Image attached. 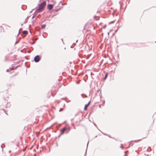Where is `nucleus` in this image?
<instances>
[{
  "instance_id": "obj_1",
  "label": "nucleus",
  "mask_w": 156,
  "mask_h": 156,
  "mask_svg": "<svg viewBox=\"0 0 156 156\" xmlns=\"http://www.w3.org/2000/svg\"><path fill=\"white\" fill-rule=\"evenodd\" d=\"M46 5V2L45 1H44L42 2L39 5L38 9H36V11H41L44 9V6Z\"/></svg>"
},
{
  "instance_id": "obj_2",
  "label": "nucleus",
  "mask_w": 156,
  "mask_h": 156,
  "mask_svg": "<svg viewBox=\"0 0 156 156\" xmlns=\"http://www.w3.org/2000/svg\"><path fill=\"white\" fill-rule=\"evenodd\" d=\"M41 60V58L40 56L37 55L35 56L34 58V60L35 62H39Z\"/></svg>"
},
{
  "instance_id": "obj_3",
  "label": "nucleus",
  "mask_w": 156,
  "mask_h": 156,
  "mask_svg": "<svg viewBox=\"0 0 156 156\" xmlns=\"http://www.w3.org/2000/svg\"><path fill=\"white\" fill-rule=\"evenodd\" d=\"M67 130V128L66 127H64L60 130V134H62L64 132Z\"/></svg>"
},
{
  "instance_id": "obj_4",
  "label": "nucleus",
  "mask_w": 156,
  "mask_h": 156,
  "mask_svg": "<svg viewBox=\"0 0 156 156\" xmlns=\"http://www.w3.org/2000/svg\"><path fill=\"white\" fill-rule=\"evenodd\" d=\"M53 7V5L51 4H49L48 5L47 8L49 10L52 9Z\"/></svg>"
},
{
  "instance_id": "obj_5",
  "label": "nucleus",
  "mask_w": 156,
  "mask_h": 156,
  "mask_svg": "<svg viewBox=\"0 0 156 156\" xmlns=\"http://www.w3.org/2000/svg\"><path fill=\"white\" fill-rule=\"evenodd\" d=\"M17 67H18V66H17L15 68H14L13 67H10V68H9V69H10V70H13L14 69H16V68Z\"/></svg>"
},
{
  "instance_id": "obj_6",
  "label": "nucleus",
  "mask_w": 156,
  "mask_h": 156,
  "mask_svg": "<svg viewBox=\"0 0 156 156\" xmlns=\"http://www.w3.org/2000/svg\"><path fill=\"white\" fill-rule=\"evenodd\" d=\"M23 34H27L28 33V32L27 31L25 30L23 32Z\"/></svg>"
},
{
  "instance_id": "obj_7",
  "label": "nucleus",
  "mask_w": 156,
  "mask_h": 156,
  "mask_svg": "<svg viewBox=\"0 0 156 156\" xmlns=\"http://www.w3.org/2000/svg\"><path fill=\"white\" fill-rule=\"evenodd\" d=\"M46 27V25L45 24H43L41 26V28L42 29H43L45 28Z\"/></svg>"
},
{
  "instance_id": "obj_8",
  "label": "nucleus",
  "mask_w": 156,
  "mask_h": 156,
  "mask_svg": "<svg viewBox=\"0 0 156 156\" xmlns=\"http://www.w3.org/2000/svg\"><path fill=\"white\" fill-rule=\"evenodd\" d=\"M89 105H87V104H86L85 105V107H84V109L85 110H87V107H88Z\"/></svg>"
},
{
  "instance_id": "obj_9",
  "label": "nucleus",
  "mask_w": 156,
  "mask_h": 156,
  "mask_svg": "<svg viewBox=\"0 0 156 156\" xmlns=\"http://www.w3.org/2000/svg\"><path fill=\"white\" fill-rule=\"evenodd\" d=\"M107 75H108V74L107 73L106 74H105V77H104V79H105L106 78H107Z\"/></svg>"
},
{
  "instance_id": "obj_10",
  "label": "nucleus",
  "mask_w": 156,
  "mask_h": 156,
  "mask_svg": "<svg viewBox=\"0 0 156 156\" xmlns=\"http://www.w3.org/2000/svg\"><path fill=\"white\" fill-rule=\"evenodd\" d=\"M90 101H89L88 103V104H87L88 105H90Z\"/></svg>"
},
{
  "instance_id": "obj_11",
  "label": "nucleus",
  "mask_w": 156,
  "mask_h": 156,
  "mask_svg": "<svg viewBox=\"0 0 156 156\" xmlns=\"http://www.w3.org/2000/svg\"><path fill=\"white\" fill-rule=\"evenodd\" d=\"M62 108H61V109H60V110H59V111H60H60H62Z\"/></svg>"
},
{
  "instance_id": "obj_12",
  "label": "nucleus",
  "mask_w": 156,
  "mask_h": 156,
  "mask_svg": "<svg viewBox=\"0 0 156 156\" xmlns=\"http://www.w3.org/2000/svg\"><path fill=\"white\" fill-rule=\"evenodd\" d=\"M6 72H9V69H7L6 70Z\"/></svg>"
},
{
  "instance_id": "obj_13",
  "label": "nucleus",
  "mask_w": 156,
  "mask_h": 156,
  "mask_svg": "<svg viewBox=\"0 0 156 156\" xmlns=\"http://www.w3.org/2000/svg\"><path fill=\"white\" fill-rule=\"evenodd\" d=\"M106 25H105L104 26V27H103L104 28H105V27H106Z\"/></svg>"
},
{
  "instance_id": "obj_14",
  "label": "nucleus",
  "mask_w": 156,
  "mask_h": 156,
  "mask_svg": "<svg viewBox=\"0 0 156 156\" xmlns=\"http://www.w3.org/2000/svg\"><path fill=\"white\" fill-rule=\"evenodd\" d=\"M88 144V142L87 143V148Z\"/></svg>"
},
{
  "instance_id": "obj_15",
  "label": "nucleus",
  "mask_w": 156,
  "mask_h": 156,
  "mask_svg": "<svg viewBox=\"0 0 156 156\" xmlns=\"http://www.w3.org/2000/svg\"><path fill=\"white\" fill-rule=\"evenodd\" d=\"M83 94H81V96H82L83 98H84V97L83 96Z\"/></svg>"
},
{
  "instance_id": "obj_16",
  "label": "nucleus",
  "mask_w": 156,
  "mask_h": 156,
  "mask_svg": "<svg viewBox=\"0 0 156 156\" xmlns=\"http://www.w3.org/2000/svg\"><path fill=\"white\" fill-rule=\"evenodd\" d=\"M120 147H121V148H123V147L122 146H121Z\"/></svg>"
},
{
  "instance_id": "obj_17",
  "label": "nucleus",
  "mask_w": 156,
  "mask_h": 156,
  "mask_svg": "<svg viewBox=\"0 0 156 156\" xmlns=\"http://www.w3.org/2000/svg\"><path fill=\"white\" fill-rule=\"evenodd\" d=\"M1 146L2 147V145Z\"/></svg>"
},
{
  "instance_id": "obj_18",
  "label": "nucleus",
  "mask_w": 156,
  "mask_h": 156,
  "mask_svg": "<svg viewBox=\"0 0 156 156\" xmlns=\"http://www.w3.org/2000/svg\"><path fill=\"white\" fill-rule=\"evenodd\" d=\"M77 41H78V40H77V41H76V42H77Z\"/></svg>"
},
{
  "instance_id": "obj_19",
  "label": "nucleus",
  "mask_w": 156,
  "mask_h": 156,
  "mask_svg": "<svg viewBox=\"0 0 156 156\" xmlns=\"http://www.w3.org/2000/svg\"><path fill=\"white\" fill-rule=\"evenodd\" d=\"M10 151H9V152L10 153Z\"/></svg>"
}]
</instances>
